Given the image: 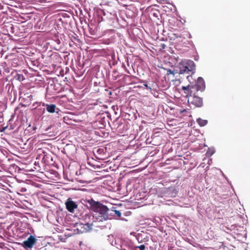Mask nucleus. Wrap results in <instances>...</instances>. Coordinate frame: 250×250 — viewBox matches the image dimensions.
I'll use <instances>...</instances> for the list:
<instances>
[{
  "label": "nucleus",
  "instance_id": "nucleus-5",
  "mask_svg": "<svg viewBox=\"0 0 250 250\" xmlns=\"http://www.w3.org/2000/svg\"><path fill=\"white\" fill-rule=\"evenodd\" d=\"M65 204L66 208L71 213H74L75 210L78 208V205L71 198H68L65 202Z\"/></svg>",
  "mask_w": 250,
  "mask_h": 250
},
{
  "label": "nucleus",
  "instance_id": "nucleus-10",
  "mask_svg": "<svg viewBox=\"0 0 250 250\" xmlns=\"http://www.w3.org/2000/svg\"><path fill=\"white\" fill-rule=\"evenodd\" d=\"M197 122L201 126H205L208 123L207 120H204L200 118L197 120Z\"/></svg>",
  "mask_w": 250,
  "mask_h": 250
},
{
  "label": "nucleus",
  "instance_id": "nucleus-15",
  "mask_svg": "<svg viewBox=\"0 0 250 250\" xmlns=\"http://www.w3.org/2000/svg\"><path fill=\"white\" fill-rule=\"evenodd\" d=\"M118 75H117V76L116 75L114 76V77H115L114 80H116L117 77H118Z\"/></svg>",
  "mask_w": 250,
  "mask_h": 250
},
{
  "label": "nucleus",
  "instance_id": "nucleus-12",
  "mask_svg": "<svg viewBox=\"0 0 250 250\" xmlns=\"http://www.w3.org/2000/svg\"><path fill=\"white\" fill-rule=\"evenodd\" d=\"M111 211H114L115 214L119 217H120L121 216V213L120 211L117 210H111Z\"/></svg>",
  "mask_w": 250,
  "mask_h": 250
},
{
  "label": "nucleus",
  "instance_id": "nucleus-2",
  "mask_svg": "<svg viewBox=\"0 0 250 250\" xmlns=\"http://www.w3.org/2000/svg\"><path fill=\"white\" fill-rule=\"evenodd\" d=\"M180 74L184 73L189 74L191 73V75L194 73L195 70V65L194 62L191 60L182 61L179 64Z\"/></svg>",
  "mask_w": 250,
  "mask_h": 250
},
{
  "label": "nucleus",
  "instance_id": "nucleus-19",
  "mask_svg": "<svg viewBox=\"0 0 250 250\" xmlns=\"http://www.w3.org/2000/svg\"><path fill=\"white\" fill-rule=\"evenodd\" d=\"M178 36H176V38H178ZM179 38H181V36H179Z\"/></svg>",
  "mask_w": 250,
  "mask_h": 250
},
{
  "label": "nucleus",
  "instance_id": "nucleus-18",
  "mask_svg": "<svg viewBox=\"0 0 250 250\" xmlns=\"http://www.w3.org/2000/svg\"><path fill=\"white\" fill-rule=\"evenodd\" d=\"M168 72L169 73H172V71H171V70H170V69H169V70L168 71Z\"/></svg>",
  "mask_w": 250,
  "mask_h": 250
},
{
  "label": "nucleus",
  "instance_id": "nucleus-7",
  "mask_svg": "<svg viewBox=\"0 0 250 250\" xmlns=\"http://www.w3.org/2000/svg\"><path fill=\"white\" fill-rule=\"evenodd\" d=\"M187 78L188 81L189 82L190 84H188V85H187L186 86H183L182 87V89L183 90H186L187 91V92L185 91V93H187L188 94H187V96H188L190 95V89L191 87L194 86L195 85V83H192L191 82L190 79L192 78V75H191L187 76Z\"/></svg>",
  "mask_w": 250,
  "mask_h": 250
},
{
  "label": "nucleus",
  "instance_id": "nucleus-20",
  "mask_svg": "<svg viewBox=\"0 0 250 250\" xmlns=\"http://www.w3.org/2000/svg\"><path fill=\"white\" fill-rule=\"evenodd\" d=\"M114 74H116V72H114Z\"/></svg>",
  "mask_w": 250,
  "mask_h": 250
},
{
  "label": "nucleus",
  "instance_id": "nucleus-16",
  "mask_svg": "<svg viewBox=\"0 0 250 250\" xmlns=\"http://www.w3.org/2000/svg\"><path fill=\"white\" fill-rule=\"evenodd\" d=\"M57 42L58 44H60V41L59 40H57Z\"/></svg>",
  "mask_w": 250,
  "mask_h": 250
},
{
  "label": "nucleus",
  "instance_id": "nucleus-4",
  "mask_svg": "<svg viewBox=\"0 0 250 250\" xmlns=\"http://www.w3.org/2000/svg\"><path fill=\"white\" fill-rule=\"evenodd\" d=\"M37 241V239L35 236L30 235L26 240L23 242V247L27 250L28 249H31L35 245Z\"/></svg>",
  "mask_w": 250,
  "mask_h": 250
},
{
  "label": "nucleus",
  "instance_id": "nucleus-13",
  "mask_svg": "<svg viewBox=\"0 0 250 250\" xmlns=\"http://www.w3.org/2000/svg\"><path fill=\"white\" fill-rule=\"evenodd\" d=\"M179 112L180 113H184V112H187V110L186 109H184L183 110L181 109Z\"/></svg>",
  "mask_w": 250,
  "mask_h": 250
},
{
  "label": "nucleus",
  "instance_id": "nucleus-8",
  "mask_svg": "<svg viewBox=\"0 0 250 250\" xmlns=\"http://www.w3.org/2000/svg\"><path fill=\"white\" fill-rule=\"evenodd\" d=\"M79 227L77 229L82 233L88 232L92 229V224L89 223L81 224Z\"/></svg>",
  "mask_w": 250,
  "mask_h": 250
},
{
  "label": "nucleus",
  "instance_id": "nucleus-3",
  "mask_svg": "<svg viewBox=\"0 0 250 250\" xmlns=\"http://www.w3.org/2000/svg\"><path fill=\"white\" fill-rule=\"evenodd\" d=\"M89 203L91 205L94 211L99 212L100 214L104 216V218H108V212L109 210L106 206L100 202H96L93 199L89 201Z\"/></svg>",
  "mask_w": 250,
  "mask_h": 250
},
{
  "label": "nucleus",
  "instance_id": "nucleus-14",
  "mask_svg": "<svg viewBox=\"0 0 250 250\" xmlns=\"http://www.w3.org/2000/svg\"><path fill=\"white\" fill-rule=\"evenodd\" d=\"M144 85L147 88L151 89L150 87H149L146 83L144 84Z\"/></svg>",
  "mask_w": 250,
  "mask_h": 250
},
{
  "label": "nucleus",
  "instance_id": "nucleus-6",
  "mask_svg": "<svg viewBox=\"0 0 250 250\" xmlns=\"http://www.w3.org/2000/svg\"><path fill=\"white\" fill-rule=\"evenodd\" d=\"M46 110L48 112L53 113L56 112L58 115H60L61 110L58 108H57L56 105L54 104H46L45 105Z\"/></svg>",
  "mask_w": 250,
  "mask_h": 250
},
{
  "label": "nucleus",
  "instance_id": "nucleus-17",
  "mask_svg": "<svg viewBox=\"0 0 250 250\" xmlns=\"http://www.w3.org/2000/svg\"><path fill=\"white\" fill-rule=\"evenodd\" d=\"M36 128H37V127H36V126H34L33 127V130H35V129H36Z\"/></svg>",
  "mask_w": 250,
  "mask_h": 250
},
{
  "label": "nucleus",
  "instance_id": "nucleus-9",
  "mask_svg": "<svg viewBox=\"0 0 250 250\" xmlns=\"http://www.w3.org/2000/svg\"><path fill=\"white\" fill-rule=\"evenodd\" d=\"M177 192V189L174 187H169L166 189L165 194L167 196L174 197L176 196Z\"/></svg>",
  "mask_w": 250,
  "mask_h": 250
},
{
  "label": "nucleus",
  "instance_id": "nucleus-1",
  "mask_svg": "<svg viewBox=\"0 0 250 250\" xmlns=\"http://www.w3.org/2000/svg\"><path fill=\"white\" fill-rule=\"evenodd\" d=\"M205 83L202 77H199L195 82V85L191 87L188 101L196 107H201L203 104V99L199 96L198 92H203L205 89Z\"/></svg>",
  "mask_w": 250,
  "mask_h": 250
},
{
  "label": "nucleus",
  "instance_id": "nucleus-11",
  "mask_svg": "<svg viewBox=\"0 0 250 250\" xmlns=\"http://www.w3.org/2000/svg\"><path fill=\"white\" fill-rule=\"evenodd\" d=\"M135 249H139L140 250H145L146 246L145 245H141L140 246H136Z\"/></svg>",
  "mask_w": 250,
  "mask_h": 250
}]
</instances>
